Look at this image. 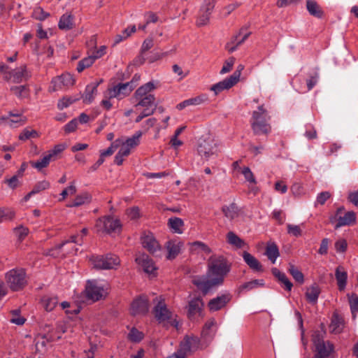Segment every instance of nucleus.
Listing matches in <instances>:
<instances>
[{
	"label": "nucleus",
	"mask_w": 358,
	"mask_h": 358,
	"mask_svg": "<svg viewBox=\"0 0 358 358\" xmlns=\"http://www.w3.org/2000/svg\"><path fill=\"white\" fill-rule=\"evenodd\" d=\"M10 90L19 99H24L29 96V89L27 85L11 86Z\"/></svg>",
	"instance_id": "nucleus-32"
},
{
	"label": "nucleus",
	"mask_w": 358,
	"mask_h": 358,
	"mask_svg": "<svg viewBox=\"0 0 358 358\" xmlns=\"http://www.w3.org/2000/svg\"><path fill=\"white\" fill-rule=\"evenodd\" d=\"M103 289L94 282L88 281L85 287L86 296L93 301H99L102 297Z\"/></svg>",
	"instance_id": "nucleus-17"
},
{
	"label": "nucleus",
	"mask_w": 358,
	"mask_h": 358,
	"mask_svg": "<svg viewBox=\"0 0 358 358\" xmlns=\"http://www.w3.org/2000/svg\"><path fill=\"white\" fill-rule=\"evenodd\" d=\"M232 296L230 293H225L215 298L210 299L208 303V308L210 312L218 311L224 308L231 300Z\"/></svg>",
	"instance_id": "nucleus-10"
},
{
	"label": "nucleus",
	"mask_w": 358,
	"mask_h": 358,
	"mask_svg": "<svg viewBox=\"0 0 358 358\" xmlns=\"http://www.w3.org/2000/svg\"><path fill=\"white\" fill-rule=\"evenodd\" d=\"M66 146L64 144H57L56 145L54 148L51 150L48 151L49 155H52V157L53 160L55 159L57 155L61 153L62 151L64 150Z\"/></svg>",
	"instance_id": "nucleus-63"
},
{
	"label": "nucleus",
	"mask_w": 358,
	"mask_h": 358,
	"mask_svg": "<svg viewBox=\"0 0 358 358\" xmlns=\"http://www.w3.org/2000/svg\"><path fill=\"white\" fill-rule=\"evenodd\" d=\"M269 117L264 106H259L257 110L252 113L251 119L252 129L256 135L267 134L271 131V126L268 123Z\"/></svg>",
	"instance_id": "nucleus-2"
},
{
	"label": "nucleus",
	"mask_w": 358,
	"mask_h": 358,
	"mask_svg": "<svg viewBox=\"0 0 358 358\" xmlns=\"http://www.w3.org/2000/svg\"><path fill=\"white\" fill-rule=\"evenodd\" d=\"M166 247L168 250L167 259H172L180 253V242H178L176 240H169L166 243Z\"/></svg>",
	"instance_id": "nucleus-27"
},
{
	"label": "nucleus",
	"mask_w": 358,
	"mask_h": 358,
	"mask_svg": "<svg viewBox=\"0 0 358 358\" xmlns=\"http://www.w3.org/2000/svg\"><path fill=\"white\" fill-rule=\"evenodd\" d=\"M155 88V84L151 81L138 87L132 96V99L137 101L135 107L150 108L152 106H155V96L150 92Z\"/></svg>",
	"instance_id": "nucleus-3"
},
{
	"label": "nucleus",
	"mask_w": 358,
	"mask_h": 358,
	"mask_svg": "<svg viewBox=\"0 0 358 358\" xmlns=\"http://www.w3.org/2000/svg\"><path fill=\"white\" fill-rule=\"evenodd\" d=\"M48 341L44 338V336L41 337H38L35 339V349H36V353L37 352H42L45 351L46 343Z\"/></svg>",
	"instance_id": "nucleus-52"
},
{
	"label": "nucleus",
	"mask_w": 358,
	"mask_h": 358,
	"mask_svg": "<svg viewBox=\"0 0 358 358\" xmlns=\"http://www.w3.org/2000/svg\"><path fill=\"white\" fill-rule=\"evenodd\" d=\"M215 3L216 0H203V2L200 8L204 10L205 12H209L212 13Z\"/></svg>",
	"instance_id": "nucleus-59"
},
{
	"label": "nucleus",
	"mask_w": 358,
	"mask_h": 358,
	"mask_svg": "<svg viewBox=\"0 0 358 358\" xmlns=\"http://www.w3.org/2000/svg\"><path fill=\"white\" fill-rule=\"evenodd\" d=\"M50 187V183L47 180H42L38 182L32 189V193L38 194L40 192L48 189Z\"/></svg>",
	"instance_id": "nucleus-55"
},
{
	"label": "nucleus",
	"mask_w": 358,
	"mask_h": 358,
	"mask_svg": "<svg viewBox=\"0 0 358 358\" xmlns=\"http://www.w3.org/2000/svg\"><path fill=\"white\" fill-rule=\"evenodd\" d=\"M95 59L92 55H90L83 59H81L77 66V71L80 73L85 69L90 67L94 62Z\"/></svg>",
	"instance_id": "nucleus-40"
},
{
	"label": "nucleus",
	"mask_w": 358,
	"mask_h": 358,
	"mask_svg": "<svg viewBox=\"0 0 358 358\" xmlns=\"http://www.w3.org/2000/svg\"><path fill=\"white\" fill-rule=\"evenodd\" d=\"M264 255L273 264L275 262L277 258L280 256V252L275 242L267 243Z\"/></svg>",
	"instance_id": "nucleus-25"
},
{
	"label": "nucleus",
	"mask_w": 358,
	"mask_h": 358,
	"mask_svg": "<svg viewBox=\"0 0 358 358\" xmlns=\"http://www.w3.org/2000/svg\"><path fill=\"white\" fill-rule=\"evenodd\" d=\"M98 86L99 83H90L86 86L85 93L82 96L84 103H90L92 102L94 96L97 92Z\"/></svg>",
	"instance_id": "nucleus-29"
},
{
	"label": "nucleus",
	"mask_w": 358,
	"mask_h": 358,
	"mask_svg": "<svg viewBox=\"0 0 358 358\" xmlns=\"http://www.w3.org/2000/svg\"><path fill=\"white\" fill-rule=\"evenodd\" d=\"M91 200L92 196L90 195V194L85 192L81 193L80 194L77 195L74 201L71 204H69L67 206L70 208L78 207L83 204L90 203Z\"/></svg>",
	"instance_id": "nucleus-31"
},
{
	"label": "nucleus",
	"mask_w": 358,
	"mask_h": 358,
	"mask_svg": "<svg viewBox=\"0 0 358 358\" xmlns=\"http://www.w3.org/2000/svg\"><path fill=\"white\" fill-rule=\"evenodd\" d=\"M153 314L159 323L168 321L172 317V313L168 309L164 299L162 296L153 308Z\"/></svg>",
	"instance_id": "nucleus-8"
},
{
	"label": "nucleus",
	"mask_w": 358,
	"mask_h": 358,
	"mask_svg": "<svg viewBox=\"0 0 358 358\" xmlns=\"http://www.w3.org/2000/svg\"><path fill=\"white\" fill-rule=\"evenodd\" d=\"M288 272L293 277V278L299 284L304 282V275L301 271H300L297 267L294 264L289 263L288 267Z\"/></svg>",
	"instance_id": "nucleus-38"
},
{
	"label": "nucleus",
	"mask_w": 358,
	"mask_h": 358,
	"mask_svg": "<svg viewBox=\"0 0 358 358\" xmlns=\"http://www.w3.org/2000/svg\"><path fill=\"white\" fill-rule=\"evenodd\" d=\"M143 132L141 131H136L132 137L129 138L127 139L124 143V146L129 148L130 149L131 148L136 147L139 144V138L142 136Z\"/></svg>",
	"instance_id": "nucleus-44"
},
{
	"label": "nucleus",
	"mask_w": 358,
	"mask_h": 358,
	"mask_svg": "<svg viewBox=\"0 0 358 358\" xmlns=\"http://www.w3.org/2000/svg\"><path fill=\"white\" fill-rule=\"evenodd\" d=\"M347 248L348 243L345 239H340L335 243V248L338 252H345Z\"/></svg>",
	"instance_id": "nucleus-64"
},
{
	"label": "nucleus",
	"mask_w": 358,
	"mask_h": 358,
	"mask_svg": "<svg viewBox=\"0 0 358 358\" xmlns=\"http://www.w3.org/2000/svg\"><path fill=\"white\" fill-rule=\"evenodd\" d=\"M234 62L235 58L234 57H231L228 59H227L224 62V65L220 71V73L224 74L229 72L232 69Z\"/></svg>",
	"instance_id": "nucleus-56"
},
{
	"label": "nucleus",
	"mask_w": 358,
	"mask_h": 358,
	"mask_svg": "<svg viewBox=\"0 0 358 358\" xmlns=\"http://www.w3.org/2000/svg\"><path fill=\"white\" fill-rule=\"evenodd\" d=\"M231 265L227 259L220 255L212 256L208 259V275L213 277L210 280L194 279L192 283L206 296L213 287L221 285L224 282V277L230 271Z\"/></svg>",
	"instance_id": "nucleus-1"
},
{
	"label": "nucleus",
	"mask_w": 358,
	"mask_h": 358,
	"mask_svg": "<svg viewBox=\"0 0 358 358\" xmlns=\"http://www.w3.org/2000/svg\"><path fill=\"white\" fill-rule=\"evenodd\" d=\"M320 293V289L319 287L316 285H312L310 288H308L306 292V296L307 301L312 303L315 304L317 303L319 295Z\"/></svg>",
	"instance_id": "nucleus-34"
},
{
	"label": "nucleus",
	"mask_w": 358,
	"mask_h": 358,
	"mask_svg": "<svg viewBox=\"0 0 358 358\" xmlns=\"http://www.w3.org/2000/svg\"><path fill=\"white\" fill-rule=\"evenodd\" d=\"M44 338L46 339L48 343L54 342L59 340L62 338V334L60 332H50L47 334H44Z\"/></svg>",
	"instance_id": "nucleus-62"
},
{
	"label": "nucleus",
	"mask_w": 358,
	"mask_h": 358,
	"mask_svg": "<svg viewBox=\"0 0 358 358\" xmlns=\"http://www.w3.org/2000/svg\"><path fill=\"white\" fill-rule=\"evenodd\" d=\"M287 232L294 237H299L302 235V230L299 225L288 224L287 225Z\"/></svg>",
	"instance_id": "nucleus-50"
},
{
	"label": "nucleus",
	"mask_w": 358,
	"mask_h": 358,
	"mask_svg": "<svg viewBox=\"0 0 358 358\" xmlns=\"http://www.w3.org/2000/svg\"><path fill=\"white\" fill-rule=\"evenodd\" d=\"M243 258L247 265L253 271L258 272H262L264 271L263 266L259 260L250 253L244 251L243 253Z\"/></svg>",
	"instance_id": "nucleus-21"
},
{
	"label": "nucleus",
	"mask_w": 358,
	"mask_h": 358,
	"mask_svg": "<svg viewBox=\"0 0 358 358\" xmlns=\"http://www.w3.org/2000/svg\"><path fill=\"white\" fill-rule=\"evenodd\" d=\"M145 60L146 58L144 57V54L140 52L139 55L136 56L128 65L127 69H129L131 66H140L145 63Z\"/></svg>",
	"instance_id": "nucleus-58"
},
{
	"label": "nucleus",
	"mask_w": 358,
	"mask_h": 358,
	"mask_svg": "<svg viewBox=\"0 0 358 358\" xmlns=\"http://www.w3.org/2000/svg\"><path fill=\"white\" fill-rule=\"evenodd\" d=\"M74 17L71 14L65 13L59 19L58 27L62 30H70L73 28Z\"/></svg>",
	"instance_id": "nucleus-28"
},
{
	"label": "nucleus",
	"mask_w": 358,
	"mask_h": 358,
	"mask_svg": "<svg viewBox=\"0 0 358 358\" xmlns=\"http://www.w3.org/2000/svg\"><path fill=\"white\" fill-rule=\"evenodd\" d=\"M68 241H63L60 244L55 245L54 248L48 250L45 252V255L57 257L60 255V250L66 244Z\"/></svg>",
	"instance_id": "nucleus-47"
},
{
	"label": "nucleus",
	"mask_w": 358,
	"mask_h": 358,
	"mask_svg": "<svg viewBox=\"0 0 358 358\" xmlns=\"http://www.w3.org/2000/svg\"><path fill=\"white\" fill-rule=\"evenodd\" d=\"M236 209V204L231 203L229 206H223L222 210L227 217L232 220L237 215Z\"/></svg>",
	"instance_id": "nucleus-45"
},
{
	"label": "nucleus",
	"mask_w": 358,
	"mask_h": 358,
	"mask_svg": "<svg viewBox=\"0 0 358 358\" xmlns=\"http://www.w3.org/2000/svg\"><path fill=\"white\" fill-rule=\"evenodd\" d=\"M264 280H252L251 281L247 282L241 285L239 287V291L247 290L250 291L253 289L257 287H264Z\"/></svg>",
	"instance_id": "nucleus-39"
},
{
	"label": "nucleus",
	"mask_w": 358,
	"mask_h": 358,
	"mask_svg": "<svg viewBox=\"0 0 358 358\" xmlns=\"http://www.w3.org/2000/svg\"><path fill=\"white\" fill-rule=\"evenodd\" d=\"M38 136V132L36 130L24 129L19 136V139L26 141L29 138H35Z\"/></svg>",
	"instance_id": "nucleus-53"
},
{
	"label": "nucleus",
	"mask_w": 358,
	"mask_h": 358,
	"mask_svg": "<svg viewBox=\"0 0 358 358\" xmlns=\"http://www.w3.org/2000/svg\"><path fill=\"white\" fill-rule=\"evenodd\" d=\"M74 79L69 73L62 74L52 80L51 84L54 91L62 89L64 87L72 86L74 84Z\"/></svg>",
	"instance_id": "nucleus-13"
},
{
	"label": "nucleus",
	"mask_w": 358,
	"mask_h": 358,
	"mask_svg": "<svg viewBox=\"0 0 358 358\" xmlns=\"http://www.w3.org/2000/svg\"><path fill=\"white\" fill-rule=\"evenodd\" d=\"M227 243L237 248H242L245 246V243L243 239L238 237L233 231H229L227 234Z\"/></svg>",
	"instance_id": "nucleus-36"
},
{
	"label": "nucleus",
	"mask_w": 358,
	"mask_h": 358,
	"mask_svg": "<svg viewBox=\"0 0 358 358\" xmlns=\"http://www.w3.org/2000/svg\"><path fill=\"white\" fill-rule=\"evenodd\" d=\"M131 84L128 82L125 83H118L111 88L108 89L109 99L117 98L121 99L128 95L133 91Z\"/></svg>",
	"instance_id": "nucleus-9"
},
{
	"label": "nucleus",
	"mask_w": 358,
	"mask_h": 358,
	"mask_svg": "<svg viewBox=\"0 0 358 358\" xmlns=\"http://www.w3.org/2000/svg\"><path fill=\"white\" fill-rule=\"evenodd\" d=\"M250 34H251V32H248V33L244 34L242 38L240 41H238L236 45H234V41L228 42L225 45L226 50H227L229 52H233L234 51H235L236 50V48L239 45H241L245 41V40L249 37V36Z\"/></svg>",
	"instance_id": "nucleus-43"
},
{
	"label": "nucleus",
	"mask_w": 358,
	"mask_h": 358,
	"mask_svg": "<svg viewBox=\"0 0 358 358\" xmlns=\"http://www.w3.org/2000/svg\"><path fill=\"white\" fill-rule=\"evenodd\" d=\"M96 227L98 231H103L108 234L120 231L122 228L120 221L118 219H114L111 216H105L100 217L96 220Z\"/></svg>",
	"instance_id": "nucleus-7"
},
{
	"label": "nucleus",
	"mask_w": 358,
	"mask_h": 358,
	"mask_svg": "<svg viewBox=\"0 0 358 358\" xmlns=\"http://www.w3.org/2000/svg\"><path fill=\"white\" fill-rule=\"evenodd\" d=\"M349 303L350 309L352 313L358 312V296L356 294H352L349 297Z\"/></svg>",
	"instance_id": "nucleus-61"
},
{
	"label": "nucleus",
	"mask_w": 358,
	"mask_h": 358,
	"mask_svg": "<svg viewBox=\"0 0 358 358\" xmlns=\"http://www.w3.org/2000/svg\"><path fill=\"white\" fill-rule=\"evenodd\" d=\"M236 83L229 77L225 78L222 81H220L211 86L210 90L215 92V94H218L224 90H229L235 85Z\"/></svg>",
	"instance_id": "nucleus-26"
},
{
	"label": "nucleus",
	"mask_w": 358,
	"mask_h": 358,
	"mask_svg": "<svg viewBox=\"0 0 358 358\" xmlns=\"http://www.w3.org/2000/svg\"><path fill=\"white\" fill-rule=\"evenodd\" d=\"M306 8L310 15L317 18H322L324 11L315 0H306Z\"/></svg>",
	"instance_id": "nucleus-24"
},
{
	"label": "nucleus",
	"mask_w": 358,
	"mask_h": 358,
	"mask_svg": "<svg viewBox=\"0 0 358 358\" xmlns=\"http://www.w3.org/2000/svg\"><path fill=\"white\" fill-rule=\"evenodd\" d=\"M129 339L134 343H138L143 338V334L136 328H132L128 335Z\"/></svg>",
	"instance_id": "nucleus-48"
},
{
	"label": "nucleus",
	"mask_w": 358,
	"mask_h": 358,
	"mask_svg": "<svg viewBox=\"0 0 358 358\" xmlns=\"http://www.w3.org/2000/svg\"><path fill=\"white\" fill-rule=\"evenodd\" d=\"M53 160L52 155L48 153L38 161H30V164L33 168L36 169L38 171H41L43 168L48 166L50 161Z\"/></svg>",
	"instance_id": "nucleus-35"
},
{
	"label": "nucleus",
	"mask_w": 358,
	"mask_h": 358,
	"mask_svg": "<svg viewBox=\"0 0 358 358\" xmlns=\"http://www.w3.org/2000/svg\"><path fill=\"white\" fill-rule=\"evenodd\" d=\"M329 328L331 332L335 334L342 332L344 328V319L336 312L333 313Z\"/></svg>",
	"instance_id": "nucleus-19"
},
{
	"label": "nucleus",
	"mask_w": 358,
	"mask_h": 358,
	"mask_svg": "<svg viewBox=\"0 0 358 358\" xmlns=\"http://www.w3.org/2000/svg\"><path fill=\"white\" fill-rule=\"evenodd\" d=\"M335 276L337 280L338 289L343 290L347 284L348 274L341 266H338L336 268Z\"/></svg>",
	"instance_id": "nucleus-30"
},
{
	"label": "nucleus",
	"mask_w": 358,
	"mask_h": 358,
	"mask_svg": "<svg viewBox=\"0 0 358 358\" xmlns=\"http://www.w3.org/2000/svg\"><path fill=\"white\" fill-rule=\"evenodd\" d=\"M200 340L196 336H186L180 343V350L186 354L188 352L195 351L199 348Z\"/></svg>",
	"instance_id": "nucleus-14"
},
{
	"label": "nucleus",
	"mask_w": 358,
	"mask_h": 358,
	"mask_svg": "<svg viewBox=\"0 0 358 358\" xmlns=\"http://www.w3.org/2000/svg\"><path fill=\"white\" fill-rule=\"evenodd\" d=\"M136 262L147 273H153L157 270L153 260L146 254H141L136 258Z\"/></svg>",
	"instance_id": "nucleus-15"
},
{
	"label": "nucleus",
	"mask_w": 358,
	"mask_h": 358,
	"mask_svg": "<svg viewBox=\"0 0 358 358\" xmlns=\"http://www.w3.org/2000/svg\"><path fill=\"white\" fill-rule=\"evenodd\" d=\"M334 345L329 341L315 347L314 358H327L334 351Z\"/></svg>",
	"instance_id": "nucleus-16"
},
{
	"label": "nucleus",
	"mask_w": 358,
	"mask_h": 358,
	"mask_svg": "<svg viewBox=\"0 0 358 358\" xmlns=\"http://www.w3.org/2000/svg\"><path fill=\"white\" fill-rule=\"evenodd\" d=\"M120 143V140L117 139L115 142L112 143L110 146L108 148L105 150H101L100 153V157L104 159L105 157L110 156L113 154L115 150L117 148L119 143Z\"/></svg>",
	"instance_id": "nucleus-49"
},
{
	"label": "nucleus",
	"mask_w": 358,
	"mask_h": 358,
	"mask_svg": "<svg viewBox=\"0 0 358 358\" xmlns=\"http://www.w3.org/2000/svg\"><path fill=\"white\" fill-rule=\"evenodd\" d=\"M80 97L78 98H73L71 96H64L62 99L59 100L57 103V108L59 110H63L65 108H67L73 103L76 102V101L79 100Z\"/></svg>",
	"instance_id": "nucleus-46"
},
{
	"label": "nucleus",
	"mask_w": 358,
	"mask_h": 358,
	"mask_svg": "<svg viewBox=\"0 0 358 358\" xmlns=\"http://www.w3.org/2000/svg\"><path fill=\"white\" fill-rule=\"evenodd\" d=\"M142 245L150 253L155 254L160 250V246L152 236H145L142 238Z\"/></svg>",
	"instance_id": "nucleus-22"
},
{
	"label": "nucleus",
	"mask_w": 358,
	"mask_h": 358,
	"mask_svg": "<svg viewBox=\"0 0 358 358\" xmlns=\"http://www.w3.org/2000/svg\"><path fill=\"white\" fill-rule=\"evenodd\" d=\"M312 341L315 348L324 343L323 334L319 331H315L312 336Z\"/></svg>",
	"instance_id": "nucleus-57"
},
{
	"label": "nucleus",
	"mask_w": 358,
	"mask_h": 358,
	"mask_svg": "<svg viewBox=\"0 0 358 358\" xmlns=\"http://www.w3.org/2000/svg\"><path fill=\"white\" fill-rule=\"evenodd\" d=\"M41 303L47 311H51L58 303V299L57 296H44L41 299Z\"/></svg>",
	"instance_id": "nucleus-37"
},
{
	"label": "nucleus",
	"mask_w": 358,
	"mask_h": 358,
	"mask_svg": "<svg viewBox=\"0 0 358 358\" xmlns=\"http://www.w3.org/2000/svg\"><path fill=\"white\" fill-rule=\"evenodd\" d=\"M168 227L171 229L173 233L182 234V230L181 227L184 225V222L181 218L173 217L168 220Z\"/></svg>",
	"instance_id": "nucleus-33"
},
{
	"label": "nucleus",
	"mask_w": 358,
	"mask_h": 358,
	"mask_svg": "<svg viewBox=\"0 0 358 358\" xmlns=\"http://www.w3.org/2000/svg\"><path fill=\"white\" fill-rule=\"evenodd\" d=\"M149 310V300L145 296H141L131 303V313L134 315L146 314Z\"/></svg>",
	"instance_id": "nucleus-11"
},
{
	"label": "nucleus",
	"mask_w": 358,
	"mask_h": 358,
	"mask_svg": "<svg viewBox=\"0 0 358 358\" xmlns=\"http://www.w3.org/2000/svg\"><path fill=\"white\" fill-rule=\"evenodd\" d=\"M90 261L94 268L101 270L115 269L120 262L119 257L113 254L92 256Z\"/></svg>",
	"instance_id": "nucleus-6"
},
{
	"label": "nucleus",
	"mask_w": 358,
	"mask_h": 358,
	"mask_svg": "<svg viewBox=\"0 0 358 358\" xmlns=\"http://www.w3.org/2000/svg\"><path fill=\"white\" fill-rule=\"evenodd\" d=\"M198 154L205 160H208L213 156H217L218 148L213 137L209 134L201 136L197 145Z\"/></svg>",
	"instance_id": "nucleus-4"
},
{
	"label": "nucleus",
	"mask_w": 358,
	"mask_h": 358,
	"mask_svg": "<svg viewBox=\"0 0 358 358\" xmlns=\"http://www.w3.org/2000/svg\"><path fill=\"white\" fill-rule=\"evenodd\" d=\"M210 15V13L205 12L204 10L200 8L199 14L196 20V25L198 27L206 25L209 22Z\"/></svg>",
	"instance_id": "nucleus-41"
},
{
	"label": "nucleus",
	"mask_w": 358,
	"mask_h": 358,
	"mask_svg": "<svg viewBox=\"0 0 358 358\" xmlns=\"http://www.w3.org/2000/svg\"><path fill=\"white\" fill-rule=\"evenodd\" d=\"M6 281L12 291L22 289L27 285L26 273L22 268H13L6 273Z\"/></svg>",
	"instance_id": "nucleus-5"
},
{
	"label": "nucleus",
	"mask_w": 358,
	"mask_h": 358,
	"mask_svg": "<svg viewBox=\"0 0 358 358\" xmlns=\"http://www.w3.org/2000/svg\"><path fill=\"white\" fill-rule=\"evenodd\" d=\"M242 174L244 176L245 180L248 181V182L255 185L257 183L255 177L249 167H243L242 169Z\"/></svg>",
	"instance_id": "nucleus-54"
},
{
	"label": "nucleus",
	"mask_w": 358,
	"mask_h": 358,
	"mask_svg": "<svg viewBox=\"0 0 358 358\" xmlns=\"http://www.w3.org/2000/svg\"><path fill=\"white\" fill-rule=\"evenodd\" d=\"M32 15L35 19L43 21L50 16V13L44 11L42 8L37 7L34 10Z\"/></svg>",
	"instance_id": "nucleus-51"
},
{
	"label": "nucleus",
	"mask_w": 358,
	"mask_h": 358,
	"mask_svg": "<svg viewBox=\"0 0 358 358\" xmlns=\"http://www.w3.org/2000/svg\"><path fill=\"white\" fill-rule=\"evenodd\" d=\"M356 213L354 211H348L343 216L341 215L338 217V222L335 225V229H338L343 226L352 225L356 223Z\"/></svg>",
	"instance_id": "nucleus-18"
},
{
	"label": "nucleus",
	"mask_w": 358,
	"mask_h": 358,
	"mask_svg": "<svg viewBox=\"0 0 358 358\" xmlns=\"http://www.w3.org/2000/svg\"><path fill=\"white\" fill-rule=\"evenodd\" d=\"M203 301L201 297H195L191 299L187 306V317L192 320L196 315H200L202 313Z\"/></svg>",
	"instance_id": "nucleus-12"
},
{
	"label": "nucleus",
	"mask_w": 358,
	"mask_h": 358,
	"mask_svg": "<svg viewBox=\"0 0 358 358\" xmlns=\"http://www.w3.org/2000/svg\"><path fill=\"white\" fill-rule=\"evenodd\" d=\"M10 76L13 78L12 81L14 83H20L23 80L26 81L30 78L25 65L10 72Z\"/></svg>",
	"instance_id": "nucleus-20"
},
{
	"label": "nucleus",
	"mask_w": 358,
	"mask_h": 358,
	"mask_svg": "<svg viewBox=\"0 0 358 358\" xmlns=\"http://www.w3.org/2000/svg\"><path fill=\"white\" fill-rule=\"evenodd\" d=\"M15 212L8 208H0V223L12 220L15 217Z\"/></svg>",
	"instance_id": "nucleus-42"
},
{
	"label": "nucleus",
	"mask_w": 358,
	"mask_h": 358,
	"mask_svg": "<svg viewBox=\"0 0 358 358\" xmlns=\"http://www.w3.org/2000/svg\"><path fill=\"white\" fill-rule=\"evenodd\" d=\"M154 45L153 39L151 38H148L143 42V44L141 48L140 52L145 54V52L151 49Z\"/></svg>",
	"instance_id": "nucleus-60"
},
{
	"label": "nucleus",
	"mask_w": 358,
	"mask_h": 358,
	"mask_svg": "<svg viewBox=\"0 0 358 358\" xmlns=\"http://www.w3.org/2000/svg\"><path fill=\"white\" fill-rule=\"evenodd\" d=\"M272 274L278 279V280L284 285V288L287 291H291L293 287V284L289 280V278L286 276V275L281 272L277 268H272L271 269Z\"/></svg>",
	"instance_id": "nucleus-23"
}]
</instances>
